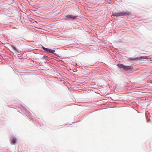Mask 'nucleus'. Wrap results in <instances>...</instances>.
Returning a JSON list of instances; mask_svg holds the SVG:
<instances>
[{"label": "nucleus", "mask_w": 152, "mask_h": 152, "mask_svg": "<svg viewBox=\"0 0 152 152\" xmlns=\"http://www.w3.org/2000/svg\"><path fill=\"white\" fill-rule=\"evenodd\" d=\"M130 14L131 13L128 11L126 12H119L114 13L113 14H112V15L118 17L121 16L129 15H130Z\"/></svg>", "instance_id": "f257e3e1"}, {"label": "nucleus", "mask_w": 152, "mask_h": 152, "mask_svg": "<svg viewBox=\"0 0 152 152\" xmlns=\"http://www.w3.org/2000/svg\"><path fill=\"white\" fill-rule=\"evenodd\" d=\"M132 69V67L131 66H125L124 69L126 71H127Z\"/></svg>", "instance_id": "f03ea898"}, {"label": "nucleus", "mask_w": 152, "mask_h": 152, "mask_svg": "<svg viewBox=\"0 0 152 152\" xmlns=\"http://www.w3.org/2000/svg\"><path fill=\"white\" fill-rule=\"evenodd\" d=\"M129 60L130 61L132 60H135L136 61H137L140 60V58H139L137 57L135 58H129Z\"/></svg>", "instance_id": "7ed1b4c3"}, {"label": "nucleus", "mask_w": 152, "mask_h": 152, "mask_svg": "<svg viewBox=\"0 0 152 152\" xmlns=\"http://www.w3.org/2000/svg\"><path fill=\"white\" fill-rule=\"evenodd\" d=\"M47 51L51 53H54L55 52V51L50 49L48 48Z\"/></svg>", "instance_id": "20e7f679"}, {"label": "nucleus", "mask_w": 152, "mask_h": 152, "mask_svg": "<svg viewBox=\"0 0 152 152\" xmlns=\"http://www.w3.org/2000/svg\"><path fill=\"white\" fill-rule=\"evenodd\" d=\"M75 17L73 15H67V18H71L72 19H75Z\"/></svg>", "instance_id": "39448f33"}, {"label": "nucleus", "mask_w": 152, "mask_h": 152, "mask_svg": "<svg viewBox=\"0 0 152 152\" xmlns=\"http://www.w3.org/2000/svg\"><path fill=\"white\" fill-rule=\"evenodd\" d=\"M117 66L120 68H123V69H124V67H125V65H124L123 64H118V65H117Z\"/></svg>", "instance_id": "423d86ee"}, {"label": "nucleus", "mask_w": 152, "mask_h": 152, "mask_svg": "<svg viewBox=\"0 0 152 152\" xmlns=\"http://www.w3.org/2000/svg\"><path fill=\"white\" fill-rule=\"evenodd\" d=\"M16 139L15 138H13L11 140V142L12 143V144H15V142H16Z\"/></svg>", "instance_id": "0eeeda50"}, {"label": "nucleus", "mask_w": 152, "mask_h": 152, "mask_svg": "<svg viewBox=\"0 0 152 152\" xmlns=\"http://www.w3.org/2000/svg\"><path fill=\"white\" fill-rule=\"evenodd\" d=\"M42 48H43V49L44 50H45V51H47V50L48 48H45V47H42Z\"/></svg>", "instance_id": "6e6552de"}, {"label": "nucleus", "mask_w": 152, "mask_h": 152, "mask_svg": "<svg viewBox=\"0 0 152 152\" xmlns=\"http://www.w3.org/2000/svg\"><path fill=\"white\" fill-rule=\"evenodd\" d=\"M61 81H62V82L63 83H65V81H63V80Z\"/></svg>", "instance_id": "1a4fd4ad"}]
</instances>
